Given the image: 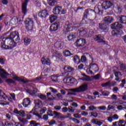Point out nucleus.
Wrapping results in <instances>:
<instances>
[{"instance_id": "23", "label": "nucleus", "mask_w": 126, "mask_h": 126, "mask_svg": "<svg viewBox=\"0 0 126 126\" xmlns=\"http://www.w3.org/2000/svg\"><path fill=\"white\" fill-rule=\"evenodd\" d=\"M103 20L106 24H110V23H112L114 19H113V17H112L107 16L104 17Z\"/></svg>"}, {"instance_id": "35", "label": "nucleus", "mask_w": 126, "mask_h": 126, "mask_svg": "<svg viewBox=\"0 0 126 126\" xmlns=\"http://www.w3.org/2000/svg\"><path fill=\"white\" fill-rule=\"evenodd\" d=\"M85 22V20L83 19L82 21V23L74 26L73 27V29L74 28V29H75V28H79V27H80L81 26H82V25L84 24Z\"/></svg>"}, {"instance_id": "17", "label": "nucleus", "mask_w": 126, "mask_h": 126, "mask_svg": "<svg viewBox=\"0 0 126 126\" xmlns=\"http://www.w3.org/2000/svg\"><path fill=\"white\" fill-rule=\"evenodd\" d=\"M41 61L42 64H47V65H50L51 64L50 59L47 58L46 57H42Z\"/></svg>"}, {"instance_id": "61", "label": "nucleus", "mask_w": 126, "mask_h": 126, "mask_svg": "<svg viewBox=\"0 0 126 126\" xmlns=\"http://www.w3.org/2000/svg\"><path fill=\"white\" fill-rule=\"evenodd\" d=\"M64 5H66L67 7H68L70 4V2L67 0H65V2H64Z\"/></svg>"}, {"instance_id": "44", "label": "nucleus", "mask_w": 126, "mask_h": 126, "mask_svg": "<svg viewBox=\"0 0 126 126\" xmlns=\"http://www.w3.org/2000/svg\"><path fill=\"white\" fill-rule=\"evenodd\" d=\"M119 126H126V121L124 120H120Z\"/></svg>"}, {"instance_id": "56", "label": "nucleus", "mask_w": 126, "mask_h": 126, "mask_svg": "<svg viewBox=\"0 0 126 126\" xmlns=\"http://www.w3.org/2000/svg\"><path fill=\"white\" fill-rule=\"evenodd\" d=\"M66 13V9L62 8V10L60 11V14H65Z\"/></svg>"}, {"instance_id": "30", "label": "nucleus", "mask_w": 126, "mask_h": 126, "mask_svg": "<svg viewBox=\"0 0 126 126\" xmlns=\"http://www.w3.org/2000/svg\"><path fill=\"white\" fill-rule=\"evenodd\" d=\"M14 114L19 115L21 117H25V112L23 111H13Z\"/></svg>"}, {"instance_id": "8", "label": "nucleus", "mask_w": 126, "mask_h": 126, "mask_svg": "<svg viewBox=\"0 0 126 126\" xmlns=\"http://www.w3.org/2000/svg\"><path fill=\"white\" fill-rule=\"evenodd\" d=\"M85 39H82V38H80L79 39H78L74 43L75 46H76V47H83V46H84V45H85Z\"/></svg>"}, {"instance_id": "1", "label": "nucleus", "mask_w": 126, "mask_h": 126, "mask_svg": "<svg viewBox=\"0 0 126 126\" xmlns=\"http://www.w3.org/2000/svg\"><path fill=\"white\" fill-rule=\"evenodd\" d=\"M20 38L19 33L17 32H11L9 37L5 39V41H2L1 42V48L5 50H11L14 47H16L17 43L19 42ZM5 41L8 45H5Z\"/></svg>"}, {"instance_id": "27", "label": "nucleus", "mask_w": 126, "mask_h": 126, "mask_svg": "<svg viewBox=\"0 0 126 126\" xmlns=\"http://www.w3.org/2000/svg\"><path fill=\"white\" fill-rule=\"evenodd\" d=\"M64 81H66V83H71L73 84L75 82V79L72 77H67L64 79Z\"/></svg>"}, {"instance_id": "3", "label": "nucleus", "mask_w": 126, "mask_h": 126, "mask_svg": "<svg viewBox=\"0 0 126 126\" xmlns=\"http://www.w3.org/2000/svg\"><path fill=\"white\" fill-rule=\"evenodd\" d=\"M11 75L14 76V77L13 78V79L16 80L17 81H21L23 83H28V82L30 81L23 76L19 77L18 76L16 75L15 73H14V72H13L11 73Z\"/></svg>"}, {"instance_id": "63", "label": "nucleus", "mask_w": 126, "mask_h": 126, "mask_svg": "<svg viewBox=\"0 0 126 126\" xmlns=\"http://www.w3.org/2000/svg\"><path fill=\"white\" fill-rule=\"evenodd\" d=\"M97 109L98 110H101L102 111H105V110H106V106H99L97 107Z\"/></svg>"}, {"instance_id": "2", "label": "nucleus", "mask_w": 126, "mask_h": 126, "mask_svg": "<svg viewBox=\"0 0 126 126\" xmlns=\"http://www.w3.org/2000/svg\"><path fill=\"white\" fill-rule=\"evenodd\" d=\"M111 28L115 29L114 30H112L111 32L112 35L113 36H117V35H120V31L117 30V29H121L122 28H123V26L122 25V24H120V23L116 22L112 25Z\"/></svg>"}, {"instance_id": "64", "label": "nucleus", "mask_w": 126, "mask_h": 126, "mask_svg": "<svg viewBox=\"0 0 126 126\" xmlns=\"http://www.w3.org/2000/svg\"><path fill=\"white\" fill-rule=\"evenodd\" d=\"M101 75L99 74H97L94 76V79L95 80H98L100 78Z\"/></svg>"}, {"instance_id": "16", "label": "nucleus", "mask_w": 126, "mask_h": 126, "mask_svg": "<svg viewBox=\"0 0 126 126\" xmlns=\"http://www.w3.org/2000/svg\"><path fill=\"white\" fill-rule=\"evenodd\" d=\"M29 1V0H25L24 2L22 4V12L24 13V15L26 14V12H27V2Z\"/></svg>"}, {"instance_id": "45", "label": "nucleus", "mask_w": 126, "mask_h": 126, "mask_svg": "<svg viewBox=\"0 0 126 126\" xmlns=\"http://www.w3.org/2000/svg\"><path fill=\"white\" fill-rule=\"evenodd\" d=\"M63 55L65 57H69V56H71V53H70V51L66 50L64 51Z\"/></svg>"}, {"instance_id": "14", "label": "nucleus", "mask_w": 126, "mask_h": 126, "mask_svg": "<svg viewBox=\"0 0 126 126\" xmlns=\"http://www.w3.org/2000/svg\"><path fill=\"white\" fill-rule=\"evenodd\" d=\"M94 41H98V43H104L105 41L103 40L104 37L101 34H98L94 36Z\"/></svg>"}, {"instance_id": "37", "label": "nucleus", "mask_w": 126, "mask_h": 126, "mask_svg": "<svg viewBox=\"0 0 126 126\" xmlns=\"http://www.w3.org/2000/svg\"><path fill=\"white\" fill-rule=\"evenodd\" d=\"M73 61L75 63H80V59L77 55H76L74 57Z\"/></svg>"}, {"instance_id": "62", "label": "nucleus", "mask_w": 126, "mask_h": 126, "mask_svg": "<svg viewBox=\"0 0 126 126\" xmlns=\"http://www.w3.org/2000/svg\"><path fill=\"white\" fill-rule=\"evenodd\" d=\"M97 116H98V114H97L96 112H92L91 113V117L93 116V117H94V118H96Z\"/></svg>"}, {"instance_id": "11", "label": "nucleus", "mask_w": 126, "mask_h": 126, "mask_svg": "<svg viewBox=\"0 0 126 126\" xmlns=\"http://www.w3.org/2000/svg\"><path fill=\"white\" fill-rule=\"evenodd\" d=\"M34 104L35 106L33 108V110L36 111V110H38L41 108V106H42V101L40 99H36L34 100Z\"/></svg>"}, {"instance_id": "29", "label": "nucleus", "mask_w": 126, "mask_h": 126, "mask_svg": "<svg viewBox=\"0 0 126 126\" xmlns=\"http://www.w3.org/2000/svg\"><path fill=\"white\" fill-rule=\"evenodd\" d=\"M118 19L120 23H123V24H126V16H121L119 17Z\"/></svg>"}, {"instance_id": "47", "label": "nucleus", "mask_w": 126, "mask_h": 126, "mask_svg": "<svg viewBox=\"0 0 126 126\" xmlns=\"http://www.w3.org/2000/svg\"><path fill=\"white\" fill-rule=\"evenodd\" d=\"M70 120H71L72 122H74L75 124H80V121H79L78 119H76V118H71Z\"/></svg>"}, {"instance_id": "46", "label": "nucleus", "mask_w": 126, "mask_h": 126, "mask_svg": "<svg viewBox=\"0 0 126 126\" xmlns=\"http://www.w3.org/2000/svg\"><path fill=\"white\" fill-rule=\"evenodd\" d=\"M38 97L41 99V100H45L47 98V96L46 95L42 94H38Z\"/></svg>"}, {"instance_id": "22", "label": "nucleus", "mask_w": 126, "mask_h": 126, "mask_svg": "<svg viewBox=\"0 0 126 126\" xmlns=\"http://www.w3.org/2000/svg\"><path fill=\"white\" fill-rule=\"evenodd\" d=\"M71 116V114H67V115H63L61 114L60 113H59L58 119L59 120H61V121H63L64 119H67L68 117H70Z\"/></svg>"}, {"instance_id": "48", "label": "nucleus", "mask_w": 126, "mask_h": 126, "mask_svg": "<svg viewBox=\"0 0 126 126\" xmlns=\"http://www.w3.org/2000/svg\"><path fill=\"white\" fill-rule=\"evenodd\" d=\"M111 85V82L108 81L106 83H103L101 85L102 87H108V86H110Z\"/></svg>"}, {"instance_id": "25", "label": "nucleus", "mask_w": 126, "mask_h": 126, "mask_svg": "<svg viewBox=\"0 0 126 126\" xmlns=\"http://www.w3.org/2000/svg\"><path fill=\"white\" fill-rule=\"evenodd\" d=\"M61 10H62V7L56 6L53 8V12L54 14H61Z\"/></svg>"}, {"instance_id": "59", "label": "nucleus", "mask_w": 126, "mask_h": 126, "mask_svg": "<svg viewBox=\"0 0 126 126\" xmlns=\"http://www.w3.org/2000/svg\"><path fill=\"white\" fill-rule=\"evenodd\" d=\"M47 97L49 99V100H52V97L53 95H52V93H47Z\"/></svg>"}, {"instance_id": "51", "label": "nucleus", "mask_w": 126, "mask_h": 126, "mask_svg": "<svg viewBox=\"0 0 126 126\" xmlns=\"http://www.w3.org/2000/svg\"><path fill=\"white\" fill-rule=\"evenodd\" d=\"M18 22V19H17V18H13L11 20V23H13V24H16Z\"/></svg>"}, {"instance_id": "18", "label": "nucleus", "mask_w": 126, "mask_h": 126, "mask_svg": "<svg viewBox=\"0 0 126 126\" xmlns=\"http://www.w3.org/2000/svg\"><path fill=\"white\" fill-rule=\"evenodd\" d=\"M48 15H49V13L46 10L40 11L38 13V16L41 18H45V17H46V16H48Z\"/></svg>"}, {"instance_id": "26", "label": "nucleus", "mask_w": 126, "mask_h": 126, "mask_svg": "<svg viewBox=\"0 0 126 126\" xmlns=\"http://www.w3.org/2000/svg\"><path fill=\"white\" fill-rule=\"evenodd\" d=\"M63 45H64L63 42L62 41H58L55 43L54 46L56 48L62 49V48L63 47Z\"/></svg>"}, {"instance_id": "32", "label": "nucleus", "mask_w": 126, "mask_h": 126, "mask_svg": "<svg viewBox=\"0 0 126 126\" xmlns=\"http://www.w3.org/2000/svg\"><path fill=\"white\" fill-rule=\"evenodd\" d=\"M31 42V39L28 37H26L24 39V44L26 46H28Z\"/></svg>"}, {"instance_id": "38", "label": "nucleus", "mask_w": 126, "mask_h": 126, "mask_svg": "<svg viewBox=\"0 0 126 126\" xmlns=\"http://www.w3.org/2000/svg\"><path fill=\"white\" fill-rule=\"evenodd\" d=\"M99 92H101L102 96H109L110 95V92L107 91H102L101 90H99Z\"/></svg>"}, {"instance_id": "54", "label": "nucleus", "mask_w": 126, "mask_h": 126, "mask_svg": "<svg viewBox=\"0 0 126 126\" xmlns=\"http://www.w3.org/2000/svg\"><path fill=\"white\" fill-rule=\"evenodd\" d=\"M124 69H126V65L125 64H121L120 70H124Z\"/></svg>"}, {"instance_id": "57", "label": "nucleus", "mask_w": 126, "mask_h": 126, "mask_svg": "<svg viewBox=\"0 0 126 126\" xmlns=\"http://www.w3.org/2000/svg\"><path fill=\"white\" fill-rule=\"evenodd\" d=\"M87 61V60L86 59V57L84 56L81 57V61L82 62V63H86Z\"/></svg>"}, {"instance_id": "21", "label": "nucleus", "mask_w": 126, "mask_h": 126, "mask_svg": "<svg viewBox=\"0 0 126 126\" xmlns=\"http://www.w3.org/2000/svg\"><path fill=\"white\" fill-rule=\"evenodd\" d=\"M99 29L103 32H107L109 30V28L108 26L104 24H99Z\"/></svg>"}, {"instance_id": "12", "label": "nucleus", "mask_w": 126, "mask_h": 126, "mask_svg": "<svg viewBox=\"0 0 126 126\" xmlns=\"http://www.w3.org/2000/svg\"><path fill=\"white\" fill-rule=\"evenodd\" d=\"M0 75L1 78L6 79L7 78V75H9V74H8L5 70L2 69L1 67L0 66Z\"/></svg>"}, {"instance_id": "31", "label": "nucleus", "mask_w": 126, "mask_h": 126, "mask_svg": "<svg viewBox=\"0 0 126 126\" xmlns=\"http://www.w3.org/2000/svg\"><path fill=\"white\" fill-rule=\"evenodd\" d=\"M57 18H58V17L57 16H55L54 15H51L49 17V20L50 21L51 23H53V22H55L56 20H57Z\"/></svg>"}, {"instance_id": "28", "label": "nucleus", "mask_w": 126, "mask_h": 126, "mask_svg": "<svg viewBox=\"0 0 126 126\" xmlns=\"http://www.w3.org/2000/svg\"><path fill=\"white\" fill-rule=\"evenodd\" d=\"M58 30V24L54 23L50 26V31L53 32V31H57Z\"/></svg>"}, {"instance_id": "10", "label": "nucleus", "mask_w": 126, "mask_h": 126, "mask_svg": "<svg viewBox=\"0 0 126 126\" xmlns=\"http://www.w3.org/2000/svg\"><path fill=\"white\" fill-rule=\"evenodd\" d=\"M114 10L116 13H122L123 11V8L122 6L120 5L118 3H115L114 5Z\"/></svg>"}, {"instance_id": "24", "label": "nucleus", "mask_w": 126, "mask_h": 126, "mask_svg": "<svg viewBox=\"0 0 126 126\" xmlns=\"http://www.w3.org/2000/svg\"><path fill=\"white\" fill-rule=\"evenodd\" d=\"M53 54L54 55V58H55L56 61H60V60L62 59V57H63V55L61 53L58 51H55Z\"/></svg>"}, {"instance_id": "53", "label": "nucleus", "mask_w": 126, "mask_h": 126, "mask_svg": "<svg viewBox=\"0 0 126 126\" xmlns=\"http://www.w3.org/2000/svg\"><path fill=\"white\" fill-rule=\"evenodd\" d=\"M49 89L50 90H51L52 93H54V94L58 93V90L56 89H54V88L50 87Z\"/></svg>"}, {"instance_id": "40", "label": "nucleus", "mask_w": 126, "mask_h": 126, "mask_svg": "<svg viewBox=\"0 0 126 126\" xmlns=\"http://www.w3.org/2000/svg\"><path fill=\"white\" fill-rule=\"evenodd\" d=\"M94 33L93 31L92 30H87V37H91V36L93 35Z\"/></svg>"}, {"instance_id": "9", "label": "nucleus", "mask_w": 126, "mask_h": 126, "mask_svg": "<svg viewBox=\"0 0 126 126\" xmlns=\"http://www.w3.org/2000/svg\"><path fill=\"white\" fill-rule=\"evenodd\" d=\"M78 36L87 37V30L80 29L77 32Z\"/></svg>"}, {"instance_id": "20", "label": "nucleus", "mask_w": 126, "mask_h": 126, "mask_svg": "<svg viewBox=\"0 0 126 126\" xmlns=\"http://www.w3.org/2000/svg\"><path fill=\"white\" fill-rule=\"evenodd\" d=\"M52 111H49L47 114H48L49 116L51 117H53L54 115L55 116L53 117V119H59V112H57L56 111H53V113Z\"/></svg>"}, {"instance_id": "6", "label": "nucleus", "mask_w": 126, "mask_h": 126, "mask_svg": "<svg viewBox=\"0 0 126 126\" xmlns=\"http://www.w3.org/2000/svg\"><path fill=\"white\" fill-rule=\"evenodd\" d=\"M114 3L110 1H105L102 3V9H109L111 6H113Z\"/></svg>"}, {"instance_id": "4", "label": "nucleus", "mask_w": 126, "mask_h": 126, "mask_svg": "<svg viewBox=\"0 0 126 126\" xmlns=\"http://www.w3.org/2000/svg\"><path fill=\"white\" fill-rule=\"evenodd\" d=\"M25 23L27 30H28V31H32L34 25L32 19L30 18L27 19Z\"/></svg>"}, {"instance_id": "43", "label": "nucleus", "mask_w": 126, "mask_h": 126, "mask_svg": "<svg viewBox=\"0 0 126 126\" xmlns=\"http://www.w3.org/2000/svg\"><path fill=\"white\" fill-rule=\"evenodd\" d=\"M30 124L32 126H38L40 125V123H36L35 121H32L30 122Z\"/></svg>"}, {"instance_id": "52", "label": "nucleus", "mask_w": 126, "mask_h": 126, "mask_svg": "<svg viewBox=\"0 0 126 126\" xmlns=\"http://www.w3.org/2000/svg\"><path fill=\"white\" fill-rule=\"evenodd\" d=\"M5 82H6V83H8V84H9L10 83H14V81H13V80H12L11 79H6Z\"/></svg>"}, {"instance_id": "60", "label": "nucleus", "mask_w": 126, "mask_h": 126, "mask_svg": "<svg viewBox=\"0 0 126 126\" xmlns=\"http://www.w3.org/2000/svg\"><path fill=\"white\" fill-rule=\"evenodd\" d=\"M73 117L76 119H80V118H81V114H73Z\"/></svg>"}, {"instance_id": "58", "label": "nucleus", "mask_w": 126, "mask_h": 126, "mask_svg": "<svg viewBox=\"0 0 126 126\" xmlns=\"http://www.w3.org/2000/svg\"><path fill=\"white\" fill-rule=\"evenodd\" d=\"M89 109L90 111H94V110H97V107L93 106V105H91L89 107Z\"/></svg>"}, {"instance_id": "33", "label": "nucleus", "mask_w": 126, "mask_h": 126, "mask_svg": "<svg viewBox=\"0 0 126 126\" xmlns=\"http://www.w3.org/2000/svg\"><path fill=\"white\" fill-rule=\"evenodd\" d=\"M75 35L73 34V33H71L67 37V39L68 41H72L76 38Z\"/></svg>"}, {"instance_id": "49", "label": "nucleus", "mask_w": 126, "mask_h": 126, "mask_svg": "<svg viewBox=\"0 0 126 126\" xmlns=\"http://www.w3.org/2000/svg\"><path fill=\"white\" fill-rule=\"evenodd\" d=\"M9 102H6L3 100H1L0 101V105L1 106H5V105H9Z\"/></svg>"}, {"instance_id": "50", "label": "nucleus", "mask_w": 126, "mask_h": 126, "mask_svg": "<svg viewBox=\"0 0 126 126\" xmlns=\"http://www.w3.org/2000/svg\"><path fill=\"white\" fill-rule=\"evenodd\" d=\"M20 121L23 124V125H27V124H28V120H27V119H22L20 120Z\"/></svg>"}, {"instance_id": "7", "label": "nucleus", "mask_w": 126, "mask_h": 126, "mask_svg": "<svg viewBox=\"0 0 126 126\" xmlns=\"http://www.w3.org/2000/svg\"><path fill=\"white\" fill-rule=\"evenodd\" d=\"M64 70H65L66 72L63 73V76H65V77H67V76L68 75L69 73L68 72H69V73H72V72H73V71H74V68L71 67L70 66H65L64 67Z\"/></svg>"}, {"instance_id": "36", "label": "nucleus", "mask_w": 126, "mask_h": 126, "mask_svg": "<svg viewBox=\"0 0 126 126\" xmlns=\"http://www.w3.org/2000/svg\"><path fill=\"white\" fill-rule=\"evenodd\" d=\"M48 4L51 6H53L55 4H57V0H48Z\"/></svg>"}, {"instance_id": "39", "label": "nucleus", "mask_w": 126, "mask_h": 126, "mask_svg": "<svg viewBox=\"0 0 126 126\" xmlns=\"http://www.w3.org/2000/svg\"><path fill=\"white\" fill-rule=\"evenodd\" d=\"M71 27H72V25L71 24H69L68 22L66 23L65 26V28L67 31H69V30H70L71 29Z\"/></svg>"}, {"instance_id": "15", "label": "nucleus", "mask_w": 126, "mask_h": 126, "mask_svg": "<svg viewBox=\"0 0 126 126\" xmlns=\"http://www.w3.org/2000/svg\"><path fill=\"white\" fill-rule=\"evenodd\" d=\"M0 97L3 100L8 99V101H11V97H9V95H6L1 90H0Z\"/></svg>"}, {"instance_id": "5", "label": "nucleus", "mask_w": 126, "mask_h": 126, "mask_svg": "<svg viewBox=\"0 0 126 126\" xmlns=\"http://www.w3.org/2000/svg\"><path fill=\"white\" fill-rule=\"evenodd\" d=\"M87 89H88V85H87L86 83L76 88L77 93H81L82 92H84V91H86Z\"/></svg>"}, {"instance_id": "41", "label": "nucleus", "mask_w": 126, "mask_h": 126, "mask_svg": "<svg viewBox=\"0 0 126 126\" xmlns=\"http://www.w3.org/2000/svg\"><path fill=\"white\" fill-rule=\"evenodd\" d=\"M80 79L81 80H83V81H90V80H91V79L90 78V77L88 76L81 78Z\"/></svg>"}, {"instance_id": "42", "label": "nucleus", "mask_w": 126, "mask_h": 126, "mask_svg": "<svg viewBox=\"0 0 126 126\" xmlns=\"http://www.w3.org/2000/svg\"><path fill=\"white\" fill-rule=\"evenodd\" d=\"M114 74L116 77H120L122 78V73L121 72L114 71Z\"/></svg>"}, {"instance_id": "34", "label": "nucleus", "mask_w": 126, "mask_h": 126, "mask_svg": "<svg viewBox=\"0 0 126 126\" xmlns=\"http://www.w3.org/2000/svg\"><path fill=\"white\" fill-rule=\"evenodd\" d=\"M45 113V111H40V113H35L33 112V115L34 116H36L37 117H38L39 119H41L42 118V115L43 114Z\"/></svg>"}, {"instance_id": "13", "label": "nucleus", "mask_w": 126, "mask_h": 126, "mask_svg": "<svg viewBox=\"0 0 126 126\" xmlns=\"http://www.w3.org/2000/svg\"><path fill=\"white\" fill-rule=\"evenodd\" d=\"M32 104L30 98H24L23 102V105L25 108H28Z\"/></svg>"}, {"instance_id": "19", "label": "nucleus", "mask_w": 126, "mask_h": 126, "mask_svg": "<svg viewBox=\"0 0 126 126\" xmlns=\"http://www.w3.org/2000/svg\"><path fill=\"white\" fill-rule=\"evenodd\" d=\"M90 68H91V69H93L94 72L99 71V67H98V65L95 63H91L90 64Z\"/></svg>"}, {"instance_id": "55", "label": "nucleus", "mask_w": 126, "mask_h": 126, "mask_svg": "<svg viewBox=\"0 0 126 126\" xmlns=\"http://www.w3.org/2000/svg\"><path fill=\"white\" fill-rule=\"evenodd\" d=\"M88 15H89V9H87L85 10L84 17H85V18H87Z\"/></svg>"}]
</instances>
